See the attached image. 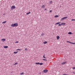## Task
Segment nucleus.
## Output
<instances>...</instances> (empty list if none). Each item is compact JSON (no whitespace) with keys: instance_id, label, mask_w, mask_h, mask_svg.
Instances as JSON below:
<instances>
[{"instance_id":"nucleus-2","label":"nucleus","mask_w":75,"mask_h":75,"mask_svg":"<svg viewBox=\"0 0 75 75\" xmlns=\"http://www.w3.org/2000/svg\"><path fill=\"white\" fill-rule=\"evenodd\" d=\"M16 8V7H15V6H11V10H13L14 9H15Z\"/></svg>"},{"instance_id":"nucleus-1","label":"nucleus","mask_w":75,"mask_h":75,"mask_svg":"<svg viewBox=\"0 0 75 75\" xmlns=\"http://www.w3.org/2000/svg\"><path fill=\"white\" fill-rule=\"evenodd\" d=\"M18 23H14L12 24L11 25V27H18Z\"/></svg>"},{"instance_id":"nucleus-35","label":"nucleus","mask_w":75,"mask_h":75,"mask_svg":"<svg viewBox=\"0 0 75 75\" xmlns=\"http://www.w3.org/2000/svg\"><path fill=\"white\" fill-rule=\"evenodd\" d=\"M3 15H4V16H5V15H6V13H4Z\"/></svg>"},{"instance_id":"nucleus-37","label":"nucleus","mask_w":75,"mask_h":75,"mask_svg":"<svg viewBox=\"0 0 75 75\" xmlns=\"http://www.w3.org/2000/svg\"><path fill=\"white\" fill-rule=\"evenodd\" d=\"M16 51H18V49L16 50Z\"/></svg>"},{"instance_id":"nucleus-33","label":"nucleus","mask_w":75,"mask_h":75,"mask_svg":"<svg viewBox=\"0 0 75 75\" xmlns=\"http://www.w3.org/2000/svg\"><path fill=\"white\" fill-rule=\"evenodd\" d=\"M47 10V8H45L44 10L45 11V10Z\"/></svg>"},{"instance_id":"nucleus-21","label":"nucleus","mask_w":75,"mask_h":75,"mask_svg":"<svg viewBox=\"0 0 75 75\" xmlns=\"http://www.w3.org/2000/svg\"><path fill=\"white\" fill-rule=\"evenodd\" d=\"M25 51H28V49L26 48L25 49Z\"/></svg>"},{"instance_id":"nucleus-6","label":"nucleus","mask_w":75,"mask_h":75,"mask_svg":"<svg viewBox=\"0 0 75 75\" xmlns=\"http://www.w3.org/2000/svg\"><path fill=\"white\" fill-rule=\"evenodd\" d=\"M45 7V6L44 5H43L41 6V8H44Z\"/></svg>"},{"instance_id":"nucleus-16","label":"nucleus","mask_w":75,"mask_h":75,"mask_svg":"<svg viewBox=\"0 0 75 75\" xmlns=\"http://www.w3.org/2000/svg\"><path fill=\"white\" fill-rule=\"evenodd\" d=\"M6 22H7V21H5L3 22H2V23L4 24V23H6Z\"/></svg>"},{"instance_id":"nucleus-7","label":"nucleus","mask_w":75,"mask_h":75,"mask_svg":"<svg viewBox=\"0 0 75 75\" xmlns=\"http://www.w3.org/2000/svg\"><path fill=\"white\" fill-rule=\"evenodd\" d=\"M1 41H3V42H4V41H6V39H2L1 40Z\"/></svg>"},{"instance_id":"nucleus-19","label":"nucleus","mask_w":75,"mask_h":75,"mask_svg":"<svg viewBox=\"0 0 75 75\" xmlns=\"http://www.w3.org/2000/svg\"><path fill=\"white\" fill-rule=\"evenodd\" d=\"M39 64L40 65H43V63H40Z\"/></svg>"},{"instance_id":"nucleus-10","label":"nucleus","mask_w":75,"mask_h":75,"mask_svg":"<svg viewBox=\"0 0 75 75\" xmlns=\"http://www.w3.org/2000/svg\"><path fill=\"white\" fill-rule=\"evenodd\" d=\"M66 24V23H61V25H65Z\"/></svg>"},{"instance_id":"nucleus-25","label":"nucleus","mask_w":75,"mask_h":75,"mask_svg":"<svg viewBox=\"0 0 75 75\" xmlns=\"http://www.w3.org/2000/svg\"><path fill=\"white\" fill-rule=\"evenodd\" d=\"M18 64V63H16L14 64V65H17Z\"/></svg>"},{"instance_id":"nucleus-26","label":"nucleus","mask_w":75,"mask_h":75,"mask_svg":"<svg viewBox=\"0 0 75 75\" xmlns=\"http://www.w3.org/2000/svg\"><path fill=\"white\" fill-rule=\"evenodd\" d=\"M52 3V1H50V4H51V3Z\"/></svg>"},{"instance_id":"nucleus-12","label":"nucleus","mask_w":75,"mask_h":75,"mask_svg":"<svg viewBox=\"0 0 75 75\" xmlns=\"http://www.w3.org/2000/svg\"><path fill=\"white\" fill-rule=\"evenodd\" d=\"M59 17V16H58V15H56L54 16V17H55V18H57V17Z\"/></svg>"},{"instance_id":"nucleus-4","label":"nucleus","mask_w":75,"mask_h":75,"mask_svg":"<svg viewBox=\"0 0 75 75\" xmlns=\"http://www.w3.org/2000/svg\"><path fill=\"white\" fill-rule=\"evenodd\" d=\"M67 42H69V43H70V44H75V43H73L72 42H69V41H67Z\"/></svg>"},{"instance_id":"nucleus-27","label":"nucleus","mask_w":75,"mask_h":75,"mask_svg":"<svg viewBox=\"0 0 75 75\" xmlns=\"http://www.w3.org/2000/svg\"><path fill=\"white\" fill-rule=\"evenodd\" d=\"M72 68L73 69H75V67H72Z\"/></svg>"},{"instance_id":"nucleus-9","label":"nucleus","mask_w":75,"mask_h":75,"mask_svg":"<svg viewBox=\"0 0 75 75\" xmlns=\"http://www.w3.org/2000/svg\"><path fill=\"white\" fill-rule=\"evenodd\" d=\"M56 37L57 38V40H59V38H60V37L59 36H57Z\"/></svg>"},{"instance_id":"nucleus-20","label":"nucleus","mask_w":75,"mask_h":75,"mask_svg":"<svg viewBox=\"0 0 75 75\" xmlns=\"http://www.w3.org/2000/svg\"><path fill=\"white\" fill-rule=\"evenodd\" d=\"M68 34H72V33L71 32H69L68 33Z\"/></svg>"},{"instance_id":"nucleus-29","label":"nucleus","mask_w":75,"mask_h":75,"mask_svg":"<svg viewBox=\"0 0 75 75\" xmlns=\"http://www.w3.org/2000/svg\"><path fill=\"white\" fill-rule=\"evenodd\" d=\"M45 56V55H43V57L44 58H46V57H44Z\"/></svg>"},{"instance_id":"nucleus-14","label":"nucleus","mask_w":75,"mask_h":75,"mask_svg":"<svg viewBox=\"0 0 75 75\" xmlns=\"http://www.w3.org/2000/svg\"><path fill=\"white\" fill-rule=\"evenodd\" d=\"M4 48H8V46H4Z\"/></svg>"},{"instance_id":"nucleus-31","label":"nucleus","mask_w":75,"mask_h":75,"mask_svg":"<svg viewBox=\"0 0 75 75\" xmlns=\"http://www.w3.org/2000/svg\"><path fill=\"white\" fill-rule=\"evenodd\" d=\"M50 13H51L52 12V10H51L49 11Z\"/></svg>"},{"instance_id":"nucleus-13","label":"nucleus","mask_w":75,"mask_h":75,"mask_svg":"<svg viewBox=\"0 0 75 75\" xmlns=\"http://www.w3.org/2000/svg\"><path fill=\"white\" fill-rule=\"evenodd\" d=\"M43 43L44 44H47V41H45V42H43Z\"/></svg>"},{"instance_id":"nucleus-28","label":"nucleus","mask_w":75,"mask_h":75,"mask_svg":"<svg viewBox=\"0 0 75 75\" xmlns=\"http://www.w3.org/2000/svg\"><path fill=\"white\" fill-rule=\"evenodd\" d=\"M61 25H61V24H59L58 25V26H61Z\"/></svg>"},{"instance_id":"nucleus-17","label":"nucleus","mask_w":75,"mask_h":75,"mask_svg":"<svg viewBox=\"0 0 75 75\" xmlns=\"http://www.w3.org/2000/svg\"><path fill=\"white\" fill-rule=\"evenodd\" d=\"M35 64L36 65H39V64H40V63H39V62L36 63Z\"/></svg>"},{"instance_id":"nucleus-23","label":"nucleus","mask_w":75,"mask_h":75,"mask_svg":"<svg viewBox=\"0 0 75 75\" xmlns=\"http://www.w3.org/2000/svg\"><path fill=\"white\" fill-rule=\"evenodd\" d=\"M43 61H47V59H43Z\"/></svg>"},{"instance_id":"nucleus-38","label":"nucleus","mask_w":75,"mask_h":75,"mask_svg":"<svg viewBox=\"0 0 75 75\" xmlns=\"http://www.w3.org/2000/svg\"><path fill=\"white\" fill-rule=\"evenodd\" d=\"M73 73H74V74H75V73H74V72H73Z\"/></svg>"},{"instance_id":"nucleus-11","label":"nucleus","mask_w":75,"mask_h":75,"mask_svg":"<svg viewBox=\"0 0 75 75\" xmlns=\"http://www.w3.org/2000/svg\"><path fill=\"white\" fill-rule=\"evenodd\" d=\"M61 23V22H60L57 23H55V25H57V24H60V23Z\"/></svg>"},{"instance_id":"nucleus-30","label":"nucleus","mask_w":75,"mask_h":75,"mask_svg":"<svg viewBox=\"0 0 75 75\" xmlns=\"http://www.w3.org/2000/svg\"><path fill=\"white\" fill-rule=\"evenodd\" d=\"M71 21H75V19H72Z\"/></svg>"},{"instance_id":"nucleus-32","label":"nucleus","mask_w":75,"mask_h":75,"mask_svg":"<svg viewBox=\"0 0 75 75\" xmlns=\"http://www.w3.org/2000/svg\"><path fill=\"white\" fill-rule=\"evenodd\" d=\"M63 75H67V74H63Z\"/></svg>"},{"instance_id":"nucleus-22","label":"nucleus","mask_w":75,"mask_h":75,"mask_svg":"<svg viewBox=\"0 0 75 75\" xmlns=\"http://www.w3.org/2000/svg\"><path fill=\"white\" fill-rule=\"evenodd\" d=\"M18 52H14L13 53L14 54H17V53Z\"/></svg>"},{"instance_id":"nucleus-34","label":"nucleus","mask_w":75,"mask_h":75,"mask_svg":"<svg viewBox=\"0 0 75 75\" xmlns=\"http://www.w3.org/2000/svg\"><path fill=\"white\" fill-rule=\"evenodd\" d=\"M15 42V43H18V42L16 41V42Z\"/></svg>"},{"instance_id":"nucleus-5","label":"nucleus","mask_w":75,"mask_h":75,"mask_svg":"<svg viewBox=\"0 0 75 75\" xmlns=\"http://www.w3.org/2000/svg\"><path fill=\"white\" fill-rule=\"evenodd\" d=\"M43 72L44 73H47L48 72L47 70H43Z\"/></svg>"},{"instance_id":"nucleus-24","label":"nucleus","mask_w":75,"mask_h":75,"mask_svg":"<svg viewBox=\"0 0 75 75\" xmlns=\"http://www.w3.org/2000/svg\"><path fill=\"white\" fill-rule=\"evenodd\" d=\"M23 74H24L23 72H22L20 74V75H23Z\"/></svg>"},{"instance_id":"nucleus-8","label":"nucleus","mask_w":75,"mask_h":75,"mask_svg":"<svg viewBox=\"0 0 75 75\" xmlns=\"http://www.w3.org/2000/svg\"><path fill=\"white\" fill-rule=\"evenodd\" d=\"M66 63L67 62H63L62 63V65H64V64H66Z\"/></svg>"},{"instance_id":"nucleus-3","label":"nucleus","mask_w":75,"mask_h":75,"mask_svg":"<svg viewBox=\"0 0 75 75\" xmlns=\"http://www.w3.org/2000/svg\"><path fill=\"white\" fill-rule=\"evenodd\" d=\"M66 18H68V17H63L61 19V21H63V20H64V19H66Z\"/></svg>"},{"instance_id":"nucleus-18","label":"nucleus","mask_w":75,"mask_h":75,"mask_svg":"<svg viewBox=\"0 0 75 75\" xmlns=\"http://www.w3.org/2000/svg\"><path fill=\"white\" fill-rule=\"evenodd\" d=\"M45 35V34L43 33L41 34V36H43V35Z\"/></svg>"},{"instance_id":"nucleus-36","label":"nucleus","mask_w":75,"mask_h":75,"mask_svg":"<svg viewBox=\"0 0 75 75\" xmlns=\"http://www.w3.org/2000/svg\"><path fill=\"white\" fill-rule=\"evenodd\" d=\"M18 50H21V49H18Z\"/></svg>"},{"instance_id":"nucleus-15","label":"nucleus","mask_w":75,"mask_h":75,"mask_svg":"<svg viewBox=\"0 0 75 75\" xmlns=\"http://www.w3.org/2000/svg\"><path fill=\"white\" fill-rule=\"evenodd\" d=\"M30 13H31V12L30 11L29 12V13H26V14H27V15H28V14H30Z\"/></svg>"}]
</instances>
